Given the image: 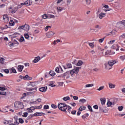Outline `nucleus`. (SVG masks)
<instances>
[{"label":"nucleus","mask_w":125,"mask_h":125,"mask_svg":"<svg viewBox=\"0 0 125 125\" xmlns=\"http://www.w3.org/2000/svg\"><path fill=\"white\" fill-rule=\"evenodd\" d=\"M14 21H13L11 20L9 22V25L10 26H14Z\"/></svg>","instance_id":"obj_45"},{"label":"nucleus","mask_w":125,"mask_h":125,"mask_svg":"<svg viewBox=\"0 0 125 125\" xmlns=\"http://www.w3.org/2000/svg\"><path fill=\"white\" fill-rule=\"evenodd\" d=\"M24 68V66L21 65H19L18 66V69L19 72H22L23 71V69Z\"/></svg>","instance_id":"obj_11"},{"label":"nucleus","mask_w":125,"mask_h":125,"mask_svg":"<svg viewBox=\"0 0 125 125\" xmlns=\"http://www.w3.org/2000/svg\"><path fill=\"white\" fill-rule=\"evenodd\" d=\"M42 18H43V19H47V18H48V15H47L46 14L43 15L42 16Z\"/></svg>","instance_id":"obj_38"},{"label":"nucleus","mask_w":125,"mask_h":125,"mask_svg":"<svg viewBox=\"0 0 125 125\" xmlns=\"http://www.w3.org/2000/svg\"><path fill=\"white\" fill-rule=\"evenodd\" d=\"M17 104H18V106H16V104H14V107L16 110H18V109H23L24 108V104H23V103L20 102H17Z\"/></svg>","instance_id":"obj_4"},{"label":"nucleus","mask_w":125,"mask_h":125,"mask_svg":"<svg viewBox=\"0 0 125 125\" xmlns=\"http://www.w3.org/2000/svg\"><path fill=\"white\" fill-rule=\"evenodd\" d=\"M45 114L42 112H36L32 115L34 117H42L43 115H44Z\"/></svg>","instance_id":"obj_6"},{"label":"nucleus","mask_w":125,"mask_h":125,"mask_svg":"<svg viewBox=\"0 0 125 125\" xmlns=\"http://www.w3.org/2000/svg\"><path fill=\"white\" fill-rule=\"evenodd\" d=\"M63 67L64 69H65V70H66V69H70L72 68V64L69 63H66L65 65L63 66Z\"/></svg>","instance_id":"obj_7"},{"label":"nucleus","mask_w":125,"mask_h":125,"mask_svg":"<svg viewBox=\"0 0 125 125\" xmlns=\"http://www.w3.org/2000/svg\"><path fill=\"white\" fill-rule=\"evenodd\" d=\"M100 101L101 102L102 105H104V104H105V103L106 102V98H101Z\"/></svg>","instance_id":"obj_16"},{"label":"nucleus","mask_w":125,"mask_h":125,"mask_svg":"<svg viewBox=\"0 0 125 125\" xmlns=\"http://www.w3.org/2000/svg\"><path fill=\"white\" fill-rule=\"evenodd\" d=\"M57 9H58V11L61 12V11H62V10H63L64 9V8L59 7H57Z\"/></svg>","instance_id":"obj_55"},{"label":"nucleus","mask_w":125,"mask_h":125,"mask_svg":"<svg viewBox=\"0 0 125 125\" xmlns=\"http://www.w3.org/2000/svg\"><path fill=\"white\" fill-rule=\"evenodd\" d=\"M24 25H22L21 26H20L18 27V30H24Z\"/></svg>","instance_id":"obj_47"},{"label":"nucleus","mask_w":125,"mask_h":125,"mask_svg":"<svg viewBox=\"0 0 125 125\" xmlns=\"http://www.w3.org/2000/svg\"><path fill=\"white\" fill-rule=\"evenodd\" d=\"M28 115H29V113H28L27 112H25L23 113L22 117H23V118H27V116H28Z\"/></svg>","instance_id":"obj_40"},{"label":"nucleus","mask_w":125,"mask_h":125,"mask_svg":"<svg viewBox=\"0 0 125 125\" xmlns=\"http://www.w3.org/2000/svg\"><path fill=\"white\" fill-rule=\"evenodd\" d=\"M42 105H41L40 106H32V110H36V109H42Z\"/></svg>","instance_id":"obj_15"},{"label":"nucleus","mask_w":125,"mask_h":125,"mask_svg":"<svg viewBox=\"0 0 125 125\" xmlns=\"http://www.w3.org/2000/svg\"><path fill=\"white\" fill-rule=\"evenodd\" d=\"M43 109H44V110H47V109H49V106L47 104H46L44 105Z\"/></svg>","instance_id":"obj_48"},{"label":"nucleus","mask_w":125,"mask_h":125,"mask_svg":"<svg viewBox=\"0 0 125 125\" xmlns=\"http://www.w3.org/2000/svg\"><path fill=\"white\" fill-rule=\"evenodd\" d=\"M93 85H94L93 84H87L85 85V87H91L93 86Z\"/></svg>","instance_id":"obj_42"},{"label":"nucleus","mask_w":125,"mask_h":125,"mask_svg":"<svg viewBox=\"0 0 125 125\" xmlns=\"http://www.w3.org/2000/svg\"><path fill=\"white\" fill-rule=\"evenodd\" d=\"M105 14H105L104 13H101L99 15V17L100 19H102V18H103V17H105Z\"/></svg>","instance_id":"obj_17"},{"label":"nucleus","mask_w":125,"mask_h":125,"mask_svg":"<svg viewBox=\"0 0 125 125\" xmlns=\"http://www.w3.org/2000/svg\"><path fill=\"white\" fill-rule=\"evenodd\" d=\"M51 107L53 109H56V108H57V105H55L54 104H51Z\"/></svg>","instance_id":"obj_59"},{"label":"nucleus","mask_w":125,"mask_h":125,"mask_svg":"<svg viewBox=\"0 0 125 125\" xmlns=\"http://www.w3.org/2000/svg\"><path fill=\"white\" fill-rule=\"evenodd\" d=\"M17 35H19V33L17 32L15 33L12 35V38H13V39L16 38V37H17Z\"/></svg>","instance_id":"obj_31"},{"label":"nucleus","mask_w":125,"mask_h":125,"mask_svg":"<svg viewBox=\"0 0 125 125\" xmlns=\"http://www.w3.org/2000/svg\"><path fill=\"white\" fill-rule=\"evenodd\" d=\"M86 108V107H85V106H83H83H80L79 110V111L82 112V111H83V110H84Z\"/></svg>","instance_id":"obj_35"},{"label":"nucleus","mask_w":125,"mask_h":125,"mask_svg":"<svg viewBox=\"0 0 125 125\" xmlns=\"http://www.w3.org/2000/svg\"><path fill=\"white\" fill-rule=\"evenodd\" d=\"M116 63H118V61H116L115 60L108 61L107 63L104 64L105 69H109V70H110V69H112V68H109V66H110V67H113Z\"/></svg>","instance_id":"obj_1"},{"label":"nucleus","mask_w":125,"mask_h":125,"mask_svg":"<svg viewBox=\"0 0 125 125\" xmlns=\"http://www.w3.org/2000/svg\"><path fill=\"white\" fill-rule=\"evenodd\" d=\"M18 10V8L17 7H15L14 9L11 11V13H15Z\"/></svg>","instance_id":"obj_24"},{"label":"nucleus","mask_w":125,"mask_h":125,"mask_svg":"<svg viewBox=\"0 0 125 125\" xmlns=\"http://www.w3.org/2000/svg\"><path fill=\"white\" fill-rule=\"evenodd\" d=\"M3 20H5V19H7V20H8V19H9V18H8V16H7V15H4L3 16Z\"/></svg>","instance_id":"obj_44"},{"label":"nucleus","mask_w":125,"mask_h":125,"mask_svg":"<svg viewBox=\"0 0 125 125\" xmlns=\"http://www.w3.org/2000/svg\"><path fill=\"white\" fill-rule=\"evenodd\" d=\"M54 83H55V82L50 81L48 84H49V86H51V87H54L56 86V85H54Z\"/></svg>","instance_id":"obj_13"},{"label":"nucleus","mask_w":125,"mask_h":125,"mask_svg":"<svg viewBox=\"0 0 125 125\" xmlns=\"http://www.w3.org/2000/svg\"><path fill=\"white\" fill-rule=\"evenodd\" d=\"M81 67H77L75 68V69L76 70V75H77L78 73H79V70H80V69H81Z\"/></svg>","instance_id":"obj_30"},{"label":"nucleus","mask_w":125,"mask_h":125,"mask_svg":"<svg viewBox=\"0 0 125 125\" xmlns=\"http://www.w3.org/2000/svg\"><path fill=\"white\" fill-rule=\"evenodd\" d=\"M96 29H93V31H96V32H98L100 29H101V26L99 25H97L95 26Z\"/></svg>","instance_id":"obj_12"},{"label":"nucleus","mask_w":125,"mask_h":125,"mask_svg":"<svg viewBox=\"0 0 125 125\" xmlns=\"http://www.w3.org/2000/svg\"><path fill=\"white\" fill-rule=\"evenodd\" d=\"M25 5L27 6H29V5H31V1L30 0H27L25 2Z\"/></svg>","instance_id":"obj_27"},{"label":"nucleus","mask_w":125,"mask_h":125,"mask_svg":"<svg viewBox=\"0 0 125 125\" xmlns=\"http://www.w3.org/2000/svg\"><path fill=\"white\" fill-rule=\"evenodd\" d=\"M3 72H4V73H5V74H9V70L6 69L3 70Z\"/></svg>","instance_id":"obj_57"},{"label":"nucleus","mask_w":125,"mask_h":125,"mask_svg":"<svg viewBox=\"0 0 125 125\" xmlns=\"http://www.w3.org/2000/svg\"><path fill=\"white\" fill-rule=\"evenodd\" d=\"M67 111L69 112V114H71L72 112L71 110H72V107L70 105H67Z\"/></svg>","instance_id":"obj_29"},{"label":"nucleus","mask_w":125,"mask_h":125,"mask_svg":"<svg viewBox=\"0 0 125 125\" xmlns=\"http://www.w3.org/2000/svg\"><path fill=\"white\" fill-rule=\"evenodd\" d=\"M69 74H70L71 76H73V74H76V69H73L71 71H67L66 72L64 73V74H62L61 77H62L63 79H65V77L67 76V75H69Z\"/></svg>","instance_id":"obj_3"},{"label":"nucleus","mask_w":125,"mask_h":125,"mask_svg":"<svg viewBox=\"0 0 125 125\" xmlns=\"http://www.w3.org/2000/svg\"><path fill=\"white\" fill-rule=\"evenodd\" d=\"M99 111L101 113H106V111H104L102 107H99Z\"/></svg>","instance_id":"obj_34"},{"label":"nucleus","mask_w":125,"mask_h":125,"mask_svg":"<svg viewBox=\"0 0 125 125\" xmlns=\"http://www.w3.org/2000/svg\"><path fill=\"white\" fill-rule=\"evenodd\" d=\"M104 86H102L101 87H100L98 89H97V90H98L99 91H100L103 89H104Z\"/></svg>","instance_id":"obj_51"},{"label":"nucleus","mask_w":125,"mask_h":125,"mask_svg":"<svg viewBox=\"0 0 125 125\" xmlns=\"http://www.w3.org/2000/svg\"><path fill=\"white\" fill-rule=\"evenodd\" d=\"M26 32H28L30 30V25L28 24H24V29Z\"/></svg>","instance_id":"obj_9"},{"label":"nucleus","mask_w":125,"mask_h":125,"mask_svg":"<svg viewBox=\"0 0 125 125\" xmlns=\"http://www.w3.org/2000/svg\"><path fill=\"white\" fill-rule=\"evenodd\" d=\"M24 80H32V77H30L29 75H26L25 76H23Z\"/></svg>","instance_id":"obj_21"},{"label":"nucleus","mask_w":125,"mask_h":125,"mask_svg":"<svg viewBox=\"0 0 125 125\" xmlns=\"http://www.w3.org/2000/svg\"><path fill=\"white\" fill-rule=\"evenodd\" d=\"M108 85H109V88H115V86H116V85H115L111 83H108Z\"/></svg>","instance_id":"obj_19"},{"label":"nucleus","mask_w":125,"mask_h":125,"mask_svg":"<svg viewBox=\"0 0 125 125\" xmlns=\"http://www.w3.org/2000/svg\"><path fill=\"white\" fill-rule=\"evenodd\" d=\"M125 24V21H121V26H124Z\"/></svg>","instance_id":"obj_64"},{"label":"nucleus","mask_w":125,"mask_h":125,"mask_svg":"<svg viewBox=\"0 0 125 125\" xmlns=\"http://www.w3.org/2000/svg\"><path fill=\"white\" fill-rule=\"evenodd\" d=\"M110 52H111V51L110 50H107L105 52V55H109V54H110Z\"/></svg>","instance_id":"obj_63"},{"label":"nucleus","mask_w":125,"mask_h":125,"mask_svg":"<svg viewBox=\"0 0 125 125\" xmlns=\"http://www.w3.org/2000/svg\"><path fill=\"white\" fill-rule=\"evenodd\" d=\"M41 60V57L40 56L35 57V59L33 60L34 63H38Z\"/></svg>","instance_id":"obj_10"},{"label":"nucleus","mask_w":125,"mask_h":125,"mask_svg":"<svg viewBox=\"0 0 125 125\" xmlns=\"http://www.w3.org/2000/svg\"><path fill=\"white\" fill-rule=\"evenodd\" d=\"M11 71L12 73H13V74H16V73H17V71H16V69H15V68H14V67H12L11 69Z\"/></svg>","instance_id":"obj_33"},{"label":"nucleus","mask_w":125,"mask_h":125,"mask_svg":"<svg viewBox=\"0 0 125 125\" xmlns=\"http://www.w3.org/2000/svg\"><path fill=\"white\" fill-rule=\"evenodd\" d=\"M4 59L3 58H1L0 59V63L1 64H4Z\"/></svg>","instance_id":"obj_37"},{"label":"nucleus","mask_w":125,"mask_h":125,"mask_svg":"<svg viewBox=\"0 0 125 125\" xmlns=\"http://www.w3.org/2000/svg\"><path fill=\"white\" fill-rule=\"evenodd\" d=\"M62 100H63V101H68V100H70V97H64L62 98Z\"/></svg>","instance_id":"obj_28"},{"label":"nucleus","mask_w":125,"mask_h":125,"mask_svg":"<svg viewBox=\"0 0 125 125\" xmlns=\"http://www.w3.org/2000/svg\"><path fill=\"white\" fill-rule=\"evenodd\" d=\"M83 61L79 60V61H78V62H77L76 66H82V65H83Z\"/></svg>","instance_id":"obj_22"},{"label":"nucleus","mask_w":125,"mask_h":125,"mask_svg":"<svg viewBox=\"0 0 125 125\" xmlns=\"http://www.w3.org/2000/svg\"><path fill=\"white\" fill-rule=\"evenodd\" d=\"M87 43H88L91 48H93V47H94V44H93L94 43H89L88 42H87Z\"/></svg>","instance_id":"obj_32"},{"label":"nucleus","mask_w":125,"mask_h":125,"mask_svg":"<svg viewBox=\"0 0 125 125\" xmlns=\"http://www.w3.org/2000/svg\"><path fill=\"white\" fill-rule=\"evenodd\" d=\"M79 102H81L83 104L85 102H86V100L84 99H81L80 100Z\"/></svg>","instance_id":"obj_39"},{"label":"nucleus","mask_w":125,"mask_h":125,"mask_svg":"<svg viewBox=\"0 0 125 125\" xmlns=\"http://www.w3.org/2000/svg\"><path fill=\"white\" fill-rule=\"evenodd\" d=\"M88 113H86L82 116V119H85L87 117H88Z\"/></svg>","instance_id":"obj_36"},{"label":"nucleus","mask_w":125,"mask_h":125,"mask_svg":"<svg viewBox=\"0 0 125 125\" xmlns=\"http://www.w3.org/2000/svg\"><path fill=\"white\" fill-rule=\"evenodd\" d=\"M88 109H89L90 112H93V110H92V107H91V106L88 105Z\"/></svg>","instance_id":"obj_58"},{"label":"nucleus","mask_w":125,"mask_h":125,"mask_svg":"<svg viewBox=\"0 0 125 125\" xmlns=\"http://www.w3.org/2000/svg\"><path fill=\"white\" fill-rule=\"evenodd\" d=\"M27 111L28 113H32V107L27 108Z\"/></svg>","instance_id":"obj_53"},{"label":"nucleus","mask_w":125,"mask_h":125,"mask_svg":"<svg viewBox=\"0 0 125 125\" xmlns=\"http://www.w3.org/2000/svg\"><path fill=\"white\" fill-rule=\"evenodd\" d=\"M125 38V34H123L122 36H120V40H123Z\"/></svg>","instance_id":"obj_56"},{"label":"nucleus","mask_w":125,"mask_h":125,"mask_svg":"<svg viewBox=\"0 0 125 125\" xmlns=\"http://www.w3.org/2000/svg\"><path fill=\"white\" fill-rule=\"evenodd\" d=\"M112 103L111 102H107V107H111L112 106Z\"/></svg>","instance_id":"obj_46"},{"label":"nucleus","mask_w":125,"mask_h":125,"mask_svg":"<svg viewBox=\"0 0 125 125\" xmlns=\"http://www.w3.org/2000/svg\"><path fill=\"white\" fill-rule=\"evenodd\" d=\"M51 18L55 19V16L51 14H48V19H50Z\"/></svg>","instance_id":"obj_23"},{"label":"nucleus","mask_w":125,"mask_h":125,"mask_svg":"<svg viewBox=\"0 0 125 125\" xmlns=\"http://www.w3.org/2000/svg\"><path fill=\"white\" fill-rule=\"evenodd\" d=\"M27 96V95L26 94V93H24L22 94V97L21 98V99H23V98H24V97H26Z\"/></svg>","instance_id":"obj_62"},{"label":"nucleus","mask_w":125,"mask_h":125,"mask_svg":"<svg viewBox=\"0 0 125 125\" xmlns=\"http://www.w3.org/2000/svg\"><path fill=\"white\" fill-rule=\"evenodd\" d=\"M110 34H111V35L112 36H113V37H115L116 36V35H117V31H116V30L113 29L111 32Z\"/></svg>","instance_id":"obj_20"},{"label":"nucleus","mask_w":125,"mask_h":125,"mask_svg":"<svg viewBox=\"0 0 125 125\" xmlns=\"http://www.w3.org/2000/svg\"><path fill=\"white\" fill-rule=\"evenodd\" d=\"M54 35H55V32L53 31L48 32L46 34V36L47 38H52V37H53Z\"/></svg>","instance_id":"obj_5"},{"label":"nucleus","mask_w":125,"mask_h":125,"mask_svg":"<svg viewBox=\"0 0 125 125\" xmlns=\"http://www.w3.org/2000/svg\"><path fill=\"white\" fill-rule=\"evenodd\" d=\"M7 88L4 87H0V90L1 91H4V90H6Z\"/></svg>","instance_id":"obj_52"},{"label":"nucleus","mask_w":125,"mask_h":125,"mask_svg":"<svg viewBox=\"0 0 125 125\" xmlns=\"http://www.w3.org/2000/svg\"><path fill=\"white\" fill-rule=\"evenodd\" d=\"M0 95H6V92L0 91Z\"/></svg>","instance_id":"obj_54"},{"label":"nucleus","mask_w":125,"mask_h":125,"mask_svg":"<svg viewBox=\"0 0 125 125\" xmlns=\"http://www.w3.org/2000/svg\"><path fill=\"white\" fill-rule=\"evenodd\" d=\"M120 59L121 60H122V61H124L125 60V55H124V56H121L120 57Z\"/></svg>","instance_id":"obj_49"},{"label":"nucleus","mask_w":125,"mask_h":125,"mask_svg":"<svg viewBox=\"0 0 125 125\" xmlns=\"http://www.w3.org/2000/svg\"><path fill=\"white\" fill-rule=\"evenodd\" d=\"M18 40L19 41V42H23L25 41V39L23 36H21L20 40L19 39H18Z\"/></svg>","instance_id":"obj_26"},{"label":"nucleus","mask_w":125,"mask_h":125,"mask_svg":"<svg viewBox=\"0 0 125 125\" xmlns=\"http://www.w3.org/2000/svg\"><path fill=\"white\" fill-rule=\"evenodd\" d=\"M47 89V86L42 87L39 88V90L41 92H45V91H46Z\"/></svg>","instance_id":"obj_8"},{"label":"nucleus","mask_w":125,"mask_h":125,"mask_svg":"<svg viewBox=\"0 0 125 125\" xmlns=\"http://www.w3.org/2000/svg\"><path fill=\"white\" fill-rule=\"evenodd\" d=\"M56 75V73L54 71H50L49 72V74H48V76H51V77H54Z\"/></svg>","instance_id":"obj_14"},{"label":"nucleus","mask_w":125,"mask_h":125,"mask_svg":"<svg viewBox=\"0 0 125 125\" xmlns=\"http://www.w3.org/2000/svg\"><path fill=\"white\" fill-rule=\"evenodd\" d=\"M32 94H35L37 92V87L32 88Z\"/></svg>","instance_id":"obj_25"},{"label":"nucleus","mask_w":125,"mask_h":125,"mask_svg":"<svg viewBox=\"0 0 125 125\" xmlns=\"http://www.w3.org/2000/svg\"><path fill=\"white\" fill-rule=\"evenodd\" d=\"M24 37L25 39H28L29 38H30V35H29V34H28L27 33H26L24 34Z\"/></svg>","instance_id":"obj_43"},{"label":"nucleus","mask_w":125,"mask_h":125,"mask_svg":"<svg viewBox=\"0 0 125 125\" xmlns=\"http://www.w3.org/2000/svg\"><path fill=\"white\" fill-rule=\"evenodd\" d=\"M58 108L59 110H61V111L67 112V111H66V110L68 109V105H67L65 104L60 103L58 105Z\"/></svg>","instance_id":"obj_2"},{"label":"nucleus","mask_w":125,"mask_h":125,"mask_svg":"<svg viewBox=\"0 0 125 125\" xmlns=\"http://www.w3.org/2000/svg\"><path fill=\"white\" fill-rule=\"evenodd\" d=\"M19 122L20 123V124H24V120L22 118H19Z\"/></svg>","instance_id":"obj_41"},{"label":"nucleus","mask_w":125,"mask_h":125,"mask_svg":"<svg viewBox=\"0 0 125 125\" xmlns=\"http://www.w3.org/2000/svg\"><path fill=\"white\" fill-rule=\"evenodd\" d=\"M86 0V3L87 4V5H89L90 3H91V0Z\"/></svg>","instance_id":"obj_50"},{"label":"nucleus","mask_w":125,"mask_h":125,"mask_svg":"<svg viewBox=\"0 0 125 125\" xmlns=\"http://www.w3.org/2000/svg\"><path fill=\"white\" fill-rule=\"evenodd\" d=\"M49 28H51V26H46L44 28L45 31H48V29H49Z\"/></svg>","instance_id":"obj_60"},{"label":"nucleus","mask_w":125,"mask_h":125,"mask_svg":"<svg viewBox=\"0 0 125 125\" xmlns=\"http://www.w3.org/2000/svg\"><path fill=\"white\" fill-rule=\"evenodd\" d=\"M38 102H42V99H38L37 101L34 102H32V104H38Z\"/></svg>","instance_id":"obj_18"},{"label":"nucleus","mask_w":125,"mask_h":125,"mask_svg":"<svg viewBox=\"0 0 125 125\" xmlns=\"http://www.w3.org/2000/svg\"><path fill=\"white\" fill-rule=\"evenodd\" d=\"M124 109V106H119L118 107V110L119 111H123V109Z\"/></svg>","instance_id":"obj_61"}]
</instances>
